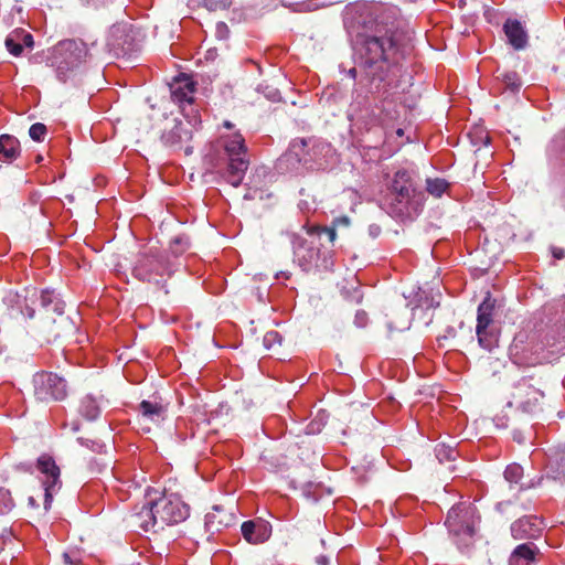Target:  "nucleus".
Returning <instances> with one entry per match:
<instances>
[{"instance_id":"obj_42","label":"nucleus","mask_w":565,"mask_h":565,"mask_svg":"<svg viewBox=\"0 0 565 565\" xmlns=\"http://www.w3.org/2000/svg\"><path fill=\"white\" fill-rule=\"evenodd\" d=\"M471 142L475 147H477L479 143L487 147L490 143V136L487 132L478 130L476 131V136L472 137Z\"/></svg>"},{"instance_id":"obj_49","label":"nucleus","mask_w":565,"mask_h":565,"mask_svg":"<svg viewBox=\"0 0 565 565\" xmlns=\"http://www.w3.org/2000/svg\"><path fill=\"white\" fill-rule=\"evenodd\" d=\"M556 348H555V352L557 353H564L565 352V331H564V334L562 335V339L555 344Z\"/></svg>"},{"instance_id":"obj_10","label":"nucleus","mask_w":565,"mask_h":565,"mask_svg":"<svg viewBox=\"0 0 565 565\" xmlns=\"http://www.w3.org/2000/svg\"><path fill=\"white\" fill-rule=\"evenodd\" d=\"M138 409V423L140 428L146 433H150L152 430V426L159 427L167 418L168 414L167 405H163L158 401L145 399L139 404Z\"/></svg>"},{"instance_id":"obj_36","label":"nucleus","mask_w":565,"mask_h":565,"mask_svg":"<svg viewBox=\"0 0 565 565\" xmlns=\"http://www.w3.org/2000/svg\"><path fill=\"white\" fill-rule=\"evenodd\" d=\"M6 47L14 56L21 55L23 51V45L15 34H11L6 39Z\"/></svg>"},{"instance_id":"obj_32","label":"nucleus","mask_w":565,"mask_h":565,"mask_svg":"<svg viewBox=\"0 0 565 565\" xmlns=\"http://www.w3.org/2000/svg\"><path fill=\"white\" fill-rule=\"evenodd\" d=\"M190 241L186 236L178 235L170 242L169 250L178 257L186 252L190 248Z\"/></svg>"},{"instance_id":"obj_46","label":"nucleus","mask_w":565,"mask_h":565,"mask_svg":"<svg viewBox=\"0 0 565 565\" xmlns=\"http://www.w3.org/2000/svg\"><path fill=\"white\" fill-rule=\"evenodd\" d=\"M557 470L565 477V448L558 454L557 458Z\"/></svg>"},{"instance_id":"obj_3","label":"nucleus","mask_w":565,"mask_h":565,"mask_svg":"<svg viewBox=\"0 0 565 565\" xmlns=\"http://www.w3.org/2000/svg\"><path fill=\"white\" fill-rule=\"evenodd\" d=\"M173 271V263L163 252L150 249L140 254L132 268V275L141 281L159 285L164 276Z\"/></svg>"},{"instance_id":"obj_5","label":"nucleus","mask_w":565,"mask_h":565,"mask_svg":"<svg viewBox=\"0 0 565 565\" xmlns=\"http://www.w3.org/2000/svg\"><path fill=\"white\" fill-rule=\"evenodd\" d=\"M86 56L87 47L82 41H61L54 49V63L58 78L65 81L66 72L77 67Z\"/></svg>"},{"instance_id":"obj_7","label":"nucleus","mask_w":565,"mask_h":565,"mask_svg":"<svg viewBox=\"0 0 565 565\" xmlns=\"http://www.w3.org/2000/svg\"><path fill=\"white\" fill-rule=\"evenodd\" d=\"M3 303L8 308L10 318L22 315L32 319L38 303L42 306V291L34 287L23 288L21 292L10 290L3 297Z\"/></svg>"},{"instance_id":"obj_28","label":"nucleus","mask_w":565,"mask_h":565,"mask_svg":"<svg viewBox=\"0 0 565 565\" xmlns=\"http://www.w3.org/2000/svg\"><path fill=\"white\" fill-rule=\"evenodd\" d=\"M308 147V142L306 139H295L290 145V149L287 153L288 157L297 160L299 163L307 164L308 160L306 158V148Z\"/></svg>"},{"instance_id":"obj_20","label":"nucleus","mask_w":565,"mask_h":565,"mask_svg":"<svg viewBox=\"0 0 565 565\" xmlns=\"http://www.w3.org/2000/svg\"><path fill=\"white\" fill-rule=\"evenodd\" d=\"M20 153V141L14 136L7 134L0 136V161L11 163Z\"/></svg>"},{"instance_id":"obj_27","label":"nucleus","mask_w":565,"mask_h":565,"mask_svg":"<svg viewBox=\"0 0 565 565\" xmlns=\"http://www.w3.org/2000/svg\"><path fill=\"white\" fill-rule=\"evenodd\" d=\"M225 151L228 157H246L247 148L242 135H234L233 139L225 143Z\"/></svg>"},{"instance_id":"obj_25","label":"nucleus","mask_w":565,"mask_h":565,"mask_svg":"<svg viewBox=\"0 0 565 565\" xmlns=\"http://www.w3.org/2000/svg\"><path fill=\"white\" fill-rule=\"evenodd\" d=\"M342 297L350 303L360 305L363 301L364 295L359 281L354 280L348 282L341 288Z\"/></svg>"},{"instance_id":"obj_12","label":"nucleus","mask_w":565,"mask_h":565,"mask_svg":"<svg viewBox=\"0 0 565 565\" xmlns=\"http://www.w3.org/2000/svg\"><path fill=\"white\" fill-rule=\"evenodd\" d=\"M392 189L396 194V199L399 203H409L411 201H420L423 193L417 192L414 188L412 179L406 171H397L395 173Z\"/></svg>"},{"instance_id":"obj_51","label":"nucleus","mask_w":565,"mask_h":565,"mask_svg":"<svg viewBox=\"0 0 565 565\" xmlns=\"http://www.w3.org/2000/svg\"><path fill=\"white\" fill-rule=\"evenodd\" d=\"M306 243H307V241H306V239H300V241L298 242V245H297V246H296V248H295V254H296L299 258H300V250H301V248H302V247H305Z\"/></svg>"},{"instance_id":"obj_24","label":"nucleus","mask_w":565,"mask_h":565,"mask_svg":"<svg viewBox=\"0 0 565 565\" xmlns=\"http://www.w3.org/2000/svg\"><path fill=\"white\" fill-rule=\"evenodd\" d=\"M555 204L565 209V167L561 168L553 180Z\"/></svg>"},{"instance_id":"obj_37","label":"nucleus","mask_w":565,"mask_h":565,"mask_svg":"<svg viewBox=\"0 0 565 565\" xmlns=\"http://www.w3.org/2000/svg\"><path fill=\"white\" fill-rule=\"evenodd\" d=\"M281 340H282L281 335L277 331L271 330V331H268L265 333V335L263 338V344L267 350H270V349L275 348L276 345H280Z\"/></svg>"},{"instance_id":"obj_15","label":"nucleus","mask_w":565,"mask_h":565,"mask_svg":"<svg viewBox=\"0 0 565 565\" xmlns=\"http://www.w3.org/2000/svg\"><path fill=\"white\" fill-rule=\"evenodd\" d=\"M192 138V131L181 120H173L170 128H164L161 134V141L167 147H180Z\"/></svg>"},{"instance_id":"obj_40","label":"nucleus","mask_w":565,"mask_h":565,"mask_svg":"<svg viewBox=\"0 0 565 565\" xmlns=\"http://www.w3.org/2000/svg\"><path fill=\"white\" fill-rule=\"evenodd\" d=\"M204 6L210 11L225 10L230 8L232 0H203Z\"/></svg>"},{"instance_id":"obj_19","label":"nucleus","mask_w":565,"mask_h":565,"mask_svg":"<svg viewBox=\"0 0 565 565\" xmlns=\"http://www.w3.org/2000/svg\"><path fill=\"white\" fill-rule=\"evenodd\" d=\"M154 513V504L150 502L148 504H143L139 511L135 512L131 515L132 522L139 529L148 532L153 530L154 532L159 531L158 518Z\"/></svg>"},{"instance_id":"obj_2","label":"nucleus","mask_w":565,"mask_h":565,"mask_svg":"<svg viewBox=\"0 0 565 565\" xmlns=\"http://www.w3.org/2000/svg\"><path fill=\"white\" fill-rule=\"evenodd\" d=\"M41 330L51 339L56 340L75 331V324L64 315L65 303L54 291H42Z\"/></svg>"},{"instance_id":"obj_50","label":"nucleus","mask_w":565,"mask_h":565,"mask_svg":"<svg viewBox=\"0 0 565 565\" xmlns=\"http://www.w3.org/2000/svg\"><path fill=\"white\" fill-rule=\"evenodd\" d=\"M316 255H317L316 250L313 248H309L307 252V255H303L302 258L306 262H311Z\"/></svg>"},{"instance_id":"obj_60","label":"nucleus","mask_w":565,"mask_h":565,"mask_svg":"<svg viewBox=\"0 0 565 565\" xmlns=\"http://www.w3.org/2000/svg\"><path fill=\"white\" fill-rule=\"evenodd\" d=\"M190 152H191L190 148H189V147H186V148H185V153H190Z\"/></svg>"},{"instance_id":"obj_11","label":"nucleus","mask_w":565,"mask_h":565,"mask_svg":"<svg viewBox=\"0 0 565 565\" xmlns=\"http://www.w3.org/2000/svg\"><path fill=\"white\" fill-rule=\"evenodd\" d=\"M36 467L41 473L46 476V479L43 481L44 509L49 510L51 508L53 492L60 483V468L56 466L54 459L49 455H42L39 457Z\"/></svg>"},{"instance_id":"obj_38","label":"nucleus","mask_w":565,"mask_h":565,"mask_svg":"<svg viewBox=\"0 0 565 565\" xmlns=\"http://www.w3.org/2000/svg\"><path fill=\"white\" fill-rule=\"evenodd\" d=\"M46 126L42 122H35L33 124L30 129H29V136L31 137V139H33L34 141H43L44 140V137L46 135Z\"/></svg>"},{"instance_id":"obj_18","label":"nucleus","mask_w":565,"mask_h":565,"mask_svg":"<svg viewBox=\"0 0 565 565\" xmlns=\"http://www.w3.org/2000/svg\"><path fill=\"white\" fill-rule=\"evenodd\" d=\"M249 160L246 157H228V163L224 173L225 180L237 188L242 184Z\"/></svg>"},{"instance_id":"obj_34","label":"nucleus","mask_w":565,"mask_h":565,"mask_svg":"<svg viewBox=\"0 0 565 565\" xmlns=\"http://www.w3.org/2000/svg\"><path fill=\"white\" fill-rule=\"evenodd\" d=\"M523 476V468L518 463L509 465L504 470V478L510 483H519Z\"/></svg>"},{"instance_id":"obj_61","label":"nucleus","mask_w":565,"mask_h":565,"mask_svg":"<svg viewBox=\"0 0 565 565\" xmlns=\"http://www.w3.org/2000/svg\"><path fill=\"white\" fill-rule=\"evenodd\" d=\"M245 198H246V199H252V195H250V194H248V193H246V194H245Z\"/></svg>"},{"instance_id":"obj_58","label":"nucleus","mask_w":565,"mask_h":565,"mask_svg":"<svg viewBox=\"0 0 565 565\" xmlns=\"http://www.w3.org/2000/svg\"><path fill=\"white\" fill-rule=\"evenodd\" d=\"M396 134H397L398 136H403L404 131H403V129H401V128H399V129H397Z\"/></svg>"},{"instance_id":"obj_9","label":"nucleus","mask_w":565,"mask_h":565,"mask_svg":"<svg viewBox=\"0 0 565 565\" xmlns=\"http://www.w3.org/2000/svg\"><path fill=\"white\" fill-rule=\"evenodd\" d=\"M533 377H522L518 381L512 392V401L510 405L514 404L525 413H536L541 409V399L544 393L541 388L532 383Z\"/></svg>"},{"instance_id":"obj_26","label":"nucleus","mask_w":565,"mask_h":565,"mask_svg":"<svg viewBox=\"0 0 565 565\" xmlns=\"http://www.w3.org/2000/svg\"><path fill=\"white\" fill-rule=\"evenodd\" d=\"M476 333L478 342L481 348L491 351L492 349L498 347L499 334L492 327L484 330H480V332L476 331Z\"/></svg>"},{"instance_id":"obj_48","label":"nucleus","mask_w":565,"mask_h":565,"mask_svg":"<svg viewBox=\"0 0 565 565\" xmlns=\"http://www.w3.org/2000/svg\"><path fill=\"white\" fill-rule=\"evenodd\" d=\"M407 323H408L407 319L403 320L398 324H394L392 321H390V322H387V327H388L390 330H398V331H401V330L407 328Z\"/></svg>"},{"instance_id":"obj_52","label":"nucleus","mask_w":565,"mask_h":565,"mask_svg":"<svg viewBox=\"0 0 565 565\" xmlns=\"http://www.w3.org/2000/svg\"><path fill=\"white\" fill-rule=\"evenodd\" d=\"M317 563L319 565H329V558L327 556L321 555L317 557Z\"/></svg>"},{"instance_id":"obj_4","label":"nucleus","mask_w":565,"mask_h":565,"mask_svg":"<svg viewBox=\"0 0 565 565\" xmlns=\"http://www.w3.org/2000/svg\"><path fill=\"white\" fill-rule=\"evenodd\" d=\"M471 507H452L447 515L445 524L454 536L458 547L465 552L473 544L475 522Z\"/></svg>"},{"instance_id":"obj_23","label":"nucleus","mask_w":565,"mask_h":565,"mask_svg":"<svg viewBox=\"0 0 565 565\" xmlns=\"http://www.w3.org/2000/svg\"><path fill=\"white\" fill-rule=\"evenodd\" d=\"M193 93H194V83L190 79H184L183 82H179V86L171 87V96L173 102L183 103L186 102L191 104L193 102Z\"/></svg>"},{"instance_id":"obj_47","label":"nucleus","mask_w":565,"mask_h":565,"mask_svg":"<svg viewBox=\"0 0 565 565\" xmlns=\"http://www.w3.org/2000/svg\"><path fill=\"white\" fill-rule=\"evenodd\" d=\"M351 223V220L350 217L343 215V216H339V217H335L333 220V226L334 227H341V226H349Z\"/></svg>"},{"instance_id":"obj_21","label":"nucleus","mask_w":565,"mask_h":565,"mask_svg":"<svg viewBox=\"0 0 565 565\" xmlns=\"http://www.w3.org/2000/svg\"><path fill=\"white\" fill-rule=\"evenodd\" d=\"M494 308L495 299H492L491 296L488 294V296L478 307L476 331L480 332V330H484L492 327Z\"/></svg>"},{"instance_id":"obj_29","label":"nucleus","mask_w":565,"mask_h":565,"mask_svg":"<svg viewBox=\"0 0 565 565\" xmlns=\"http://www.w3.org/2000/svg\"><path fill=\"white\" fill-rule=\"evenodd\" d=\"M79 412L86 419L94 420L99 416L100 409L93 397L86 396L81 402Z\"/></svg>"},{"instance_id":"obj_17","label":"nucleus","mask_w":565,"mask_h":565,"mask_svg":"<svg viewBox=\"0 0 565 565\" xmlns=\"http://www.w3.org/2000/svg\"><path fill=\"white\" fill-rule=\"evenodd\" d=\"M235 520L233 513L226 511L220 505H214L212 511L205 515V526L207 531L214 533L221 531L223 527L230 526Z\"/></svg>"},{"instance_id":"obj_54","label":"nucleus","mask_w":565,"mask_h":565,"mask_svg":"<svg viewBox=\"0 0 565 565\" xmlns=\"http://www.w3.org/2000/svg\"><path fill=\"white\" fill-rule=\"evenodd\" d=\"M348 74H349V76H350L351 78H353V79H354V78L356 77V75H358V70H356V67H352V68H350V70H349V72H348Z\"/></svg>"},{"instance_id":"obj_22","label":"nucleus","mask_w":565,"mask_h":565,"mask_svg":"<svg viewBox=\"0 0 565 565\" xmlns=\"http://www.w3.org/2000/svg\"><path fill=\"white\" fill-rule=\"evenodd\" d=\"M536 546L533 543L520 544L512 552L510 565H531L535 559Z\"/></svg>"},{"instance_id":"obj_1","label":"nucleus","mask_w":565,"mask_h":565,"mask_svg":"<svg viewBox=\"0 0 565 565\" xmlns=\"http://www.w3.org/2000/svg\"><path fill=\"white\" fill-rule=\"evenodd\" d=\"M392 26L377 20L365 25L354 40L358 66L367 82L369 92L380 93L388 73L397 63V44Z\"/></svg>"},{"instance_id":"obj_35","label":"nucleus","mask_w":565,"mask_h":565,"mask_svg":"<svg viewBox=\"0 0 565 565\" xmlns=\"http://www.w3.org/2000/svg\"><path fill=\"white\" fill-rule=\"evenodd\" d=\"M14 501L11 492L7 489H0V513H9L14 508Z\"/></svg>"},{"instance_id":"obj_31","label":"nucleus","mask_w":565,"mask_h":565,"mask_svg":"<svg viewBox=\"0 0 565 565\" xmlns=\"http://www.w3.org/2000/svg\"><path fill=\"white\" fill-rule=\"evenodd\" d=\"M448 185L449 184L445 179L436 178L426 180L427 192L436 198H440L447 190Z\"/></svg>"},{"instance_id":"obj_41","label":"nucleus","mask_w":565,"mask_h":565,"mask_svg":"<svg viewBox=\"0 0 565 565\" xmlns=\"http://www.w3.org/2000/svg\"><path fill=\"white\" fill-rule=\"evenodd\" d=\"M204 6L210 11L225 10L230 8L232 0H203Z\"/></svg>"},{"instance_id":"obj_8","label":"nucleus","mask_w":565,"mask_h":565,"mask_svg":"<svg viewBox=\"0 0 565 565\" xmlns=\"http://www.w3.org/2000/svg\"><path fill=\"white\" fill-rule=\"evenodd\" d=\"M154 513H157L159 529L163 530L168 525L178 524L190 514V508L181 498L174 493L164 494L153 502Z\"/></svg>"},{"instance_id":"obj_43","label":"nucleus","mask_w":565,"mask_h":565,"mask_svg":"<svg viewBox=\"0 0 565 565\" xmlns=\"http://www.w3.org/2000/svg\"><path fill=\"white\" fill-rule=\"evenodd\" d=\"M62 557L65 565L82 564V559L75 553H63Z\"/></svg>"},{"instance_id":"obj_45","label":"nucleus","mask_w":565,"mask_h":565,"mask_svg":"<svg viewBox=\"0 0 565 565\" xmlns=\"http://www.w3.org/2000/svg\"><path fill=\"white\" fill-rule=\"evenodd\" d=\"M15 36L21 41L23 47H32L33 46V36L30 33H15Z\"/></svg>"},{"instance_id":"obj_16","label":"nucleus","mask_w":565,"mask_h":565,"mask_svg":"<svg viewBox=\"0 0 565 565\" xmlns=\"http://www.w3.org/2000/svg\"><path fill=\"white\" fill-rule=\"evenodd\" d=\"M503 31L508 38L509 44L516 51L525 49L527 45V33L519 20L508 19L503 24Z\"/></svg>"},{"instance_id":"obj_53","label":"nucleus","mask_w":565,"mask_h":565,"mask_svg":"<svg viewBox=\"0 0 565 565\" xmlns=\"http://www.w3.org/2000/svg\"><path fill=\"white\" fill-rule=\"evenodd\" d=\"M565 256V250L559 248V249H556L554 250V257L557 258V259H562L564 258Z\"/></svg>"},{"instance_id":"obj_57","label":"nucleus","mask_w":565,"mask_h":565,"mask_svg":"<svg viewBox=\"0 0 565 565\" xmlns=\"http://www.w3.org/2000/svg\"><path fill=\"white\" fill-rule=\"evenodd\" d=\"M279 275L284 276L286 279H289V277H290V275H289V274H287V273H282V271H281Z\"/></svg>"},{"instance_id":"obj_55","label":"nucleus","mask_w":565,"mask_h":565,"mask_svg":"<svg viewBox=\"0 0 565 565\" xmlns=\"http://www.w3.org/2000/svg\"><path fill=\"white\" fill-rule=\"evenodd\" d=\"M28 502H29V505L32 507V508H38L39 507L36 501H35V499L33 497H29Z\"/></svg>"},{"instance_id":"obj_6","label":"nucleus","mask_w":565,"mask_h":565,"mask_svg":"<svg viewBox=\"0 0 565 565\" xmlns=\"http://www.w3.org/2000/svg\"><path fill=\"white\" fill-rule=\"evenodd\" d=\"M34 396L40 402L64 401L68 395L66 380L53 372H39L33 376Z\"/></svg>"},{"instance_id":"obj_33","label":"nucleus","mask_w":565,"mask_h":565,"mask_svg":"<svg viewBox=\"0 0 565 565\" xmlns=\"http://www.w3.org/2000/svg\"><path fill=\"white\" fill-rule=\"evenodd\" d=\"M435 454L439 462L454 461L457 457V451L445 444H439L435 448Z\"/></svg>"},{"instance_id":"obj_13","label":"nucleus","mask_w":565,"mask_h":565,"mask_svg":"<svg viewBox=\"0 0 565 565\" xmlns=\"http://www.w3.org/2000/svg\"><path fill=\"white\" fill-rule=\"evenodd\" d=\"M243 537L249 544H262L271 535V525L263 519L245 521L241 526Z\"/></svg>"},{"instance_id":"obj_14","label":"nucleus","mask_w":565,"mask_h":565,"mask_svg":"<svg viewBox=\"0 0 565 565\" xmlns=\"http://www.w3.org/2000/svg\"><path fill=\"white\" fill-rule=\"evenodd\" d=\"M542 522L536 516H523L511 525V533L515 540H533L541 535Z\"/></svg>"},{"instance_id":"obj_44","label":"nucleus","mask_w":565,"mask_h":565,"mask_svg":"<svg viewBox=\"0 0 565 565\" xmlns=\"http://www.w3.org/2000/svg\"><path fill=\"white\" fill-rule=\"evenodd\" d=\"M354 323L359 328H363L367 323V313L364 310H358L355 313Z\"/></svg>"},{"instance_id":"obj_56","label":"nucleus","mask_w":565,"mask_h":565,"mask_svg":"<svg viewBox=\"0 0 565 565\" xmlns=\"http://www.w3.org/2000/svg\"><path fill=\"white\" fill-rule=\"evenodd\" d=\"M224 127L227 128V129H232L233 128V124L231 121H224Z\"/></svg>"},{"instance_id":"obj_59","label":"nucleus","mask_w":565,"mask_h":565,"mask_svg":"<svg viewBox=\"0 0 565 565\" xmlns=\"http://www.w3.org/2000/svg\"><path fill=\"white\" fill-rule=\"evenodd\" d=\"M217 28L218 29H226V25L224 23H221Z\"/></svg>"},{"instance_id":"obj_30","label":"nucleus","mask_w":565,"mask_h":565,"mask_svg":"<svg viewBox=\"0 0 565 565\" xmlns=\"http://www.w3.org/2000/svg\"><path fill=\"white\" fill-rule=\"evenodd\" d=\"M497 78L500 79L504 84L505 88L510 89L512 93L519 92L522 86L521 78L514 71L502 72L497 76Z\"/></svg>"},{"instance_id":"obj_39","label":"nucleus","mask_w":565,"mask_h":565,"mask_svg":"<svg viewBox=\"0 0 565 565\" xmlns=\"http://www.w3.org/2000/svg\"><path fill=\"white\" fill-rule=\"evenodd\" d=\"M310 234H315L319 237L324 235L330 243H333L337 238L335 227L317 226L309 231Z\"/></svg>"}]
</instances>
